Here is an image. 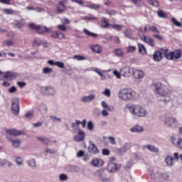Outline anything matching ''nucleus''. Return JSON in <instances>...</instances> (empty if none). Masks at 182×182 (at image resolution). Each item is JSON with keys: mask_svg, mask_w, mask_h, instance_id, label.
<instances>
[{"mask_svg": "<svg viewBox=\"0 0 182 182\" xmlns=\"http://www.w3.org/2000/svg\"><path fill=\"white\" fill-rule=\"evenodd\" d=\"M85 139H86L85 131L79 129L77 134L74 136L73 140L76 143H80L81 141H85Z\"/></svg>", "mask_w": 182, "mask_h": 182, "instance_id": "9d476101", "label": "nucleus"}, {"mask_svg": "<svg viewBox=\"0 0 182 182\" xmlns=\"http://www.w3.org/2000/svg\"><path fill=\"white\" fill-rule=\"evenodd\" d=\"M107 168L109 173H114L115 171H117V170H119V168H117V164L113 162H109L107 165Z\"/></svg>", "mask_w": 182, "mask_h": 182, "instance_id": "5701e85b", "label": "nucleus"}, {"mask_svg": "<svg viewBox=\"0 0 182 182\" xmlns=\"http://www.w3.org/2000/svg\"><path fill=\"white\" fill-rule=\"evenodd\" d=\"M131 147L132 144L130 143L125 144L121 149L118 150L119 154H120V156L126 154L127 151H129Z\"/></svg>", "mask_w": 182, "mask_h": 182, "instance_id": "a211bd4d", "label": "nucleus"}, {"mask_svg": "<svg viewBox=\"0 0 182 182\" xmlns=\"http://www.w3.org/2000/svg\"><path fill=\"white\" fill-rule=\"evenodd\" d=\"M138 50L139 53H141V55H146V53H147V50L143 44H138Z\"/></svg>", "mask_w": 182, "mask_h": 182, "instance_id": "2f4dec72", "label": "nucleus"}, {"mask_svg": "<svg viewBox=\"0 0 182 182\" xmlns=\"http://www.w3.org/2000/svg\"><path fill=\"white\" fill-rule=\"evenodd\" d=\"M50 119L52 122H53V123H60V122H62L61 117H58L55 115L50 116Z\"/></svg>", "mask_w": 182, "mask_h": 182, "instance_id": "4c0bfd02", "label": "nucleus"}, {"mask_svg": "<svg viewBox=\"0 0 182 182\" xmlns=\"http://www.w3.org/2000/svg\"><path fill=\"white\" fill-rule=\"evenodd\" d=\"M50 36L53 39H65V34L60 31H53Z\"/></svg>", "mask_w": 182, "mask_h": 182, "instance_id": "b1692460", "label": "nucleus"}, {"mask_svg": "<svg viewBox=\"0 0 182 182\" xmlns=\"http://www.w3.org/2000/svg\"><path fill=\"white\" fill-rule=\"evenodd\" d=\"M105 161L100 158H95L90 162V166L92 167H97V168H99V167H103Z\"/></svg>", "mask_w": 182, "mask_h": 182, "instance_id": "4468645a", "label": "nucleus"}, {"mask_svg": "<svg viewBox=\"0 0 182 182\" xmlns=\"http://www.w3.org/2000/svg\"><path fill=\"white\" fill-rule=\"evenodd\" d=\"M95 99L96 95L91 94L89 95L83 96L80 100L82 103H92V102H93V100H95Z\"/></svg>", "mask_w": 182, "mask_h": 182, "instance_id": "dca6fc26", "label": "nucleus"}, {"mask_svg": "<svg viewBox=\"0 0 182 182\" xmlns=\"http://www.w3.org/2000/svg\"><path fill=\"white\" fill-rule=\"evenodd\" d=\"M65 11H66V6L63 4V1H61L58 4L57 12L58 14H63Z\"/></svg>", "mask_w": 182, "mask_h": 182, "instance_id": "7c9ffc66", "label": "nucleus"}, {"mask_svg": "<svg viewBox=\"0 0 182 182\" xmlns=\"http://www.w3.org/2000/svg\"><path fill=\"white\" fill-rule=\"evenodd\" d=\"M11 112L14 114H18L19 113V99L14 98L11 102Z\"/></svg>", "mask_w": 182, "mask_h": 182, "instance_id": "9b49d317", "label": "nucleus"}, {"mask_svg": "<svg viewBox=\"0 0 182 182\" xmlns=\"http://www.w3.org/2000/svg\"><path fill=\"white\" fill-rule=\"evenodd\" d=\"M83 32L85 33V35H87V36H92L93 38H96V36H97V34L92 33L86 28L83 30Z\"/></svg>", "mask_w": 182, "mask_h": 182, "instance_id": "49530a36", "label": "nucleus"}, {"mask_svg": "<svg viewBox=\"0 0 182 182\" xmlns=\"http://www.w3.org/2000/svg\"><path fill=\"white\" fill-rule=\"evenodd\" d=\"M45 154H56V150L49 149V148H46L44 150Z\"/></svg>", "mask_w": 182, "mask_h": 182, "instance_id": "c03bdc74", "label": "nucleus"}, {"mask_svg": "<svg viewBox=\"0 0 182 182\" xmlns=\"http://www.w3.org/2000/svg\"><path fill=\"white\" fill-rule=\"evenodd\" d=\"M59 180H60V181H66V180H68V175H66L65 173L60 174Z\"/></svg>", "mask_w": 182, "mask_h": 182, "instance_id": "864d4df0", "label": "nucleus"}, {"mask_svg": "<svg viewBox=\"0 0 182 182\" xmlns=\"http://www.w3.org/2000/svg\"><path fill=\"white\" fill-rule=\"evenodd\" d=\"M96 176L97 177L99 181L100 182H109L110 181V178L107 177V175L102 171H97L96 172Z\"/></svg>", "mask_w": 182, "mask_h": 182, "instance_id": "ddd939ff", "label": "nucleus"}, {"mask_svg": "<svg viewBox=\"0 0 182 182\" xmlns=\"http://www.w3.org/2000/svg\"><path fill=\"white\" fill-rule=\"evenodd\" d=\"M102 95H104V96H106L107 97H110L111 92L110 90L106 89L102 92Z\"/></svg>", "mask_w": 182, "mask_h": 182, "instance_id": "13d9d810", "label": "nucleus"}, {"mask_svg": "<svg viewBox=\"0 0 182 182\" xmlns=\"http://www.w3.org/2000/svg\"><path fill=\"white\" fill-rule=\"evenodd\" d=\"M133 76L135 79H143L144 77V72L140 70H135L133 73Z\"/></svg>", "mask_w": 182, "mask_h": 182, "instance_id": "a878e982", "label": "nucleus"}, {"mask_svg": "<svg viewBox=\"0 0 182 182\" xmlns=\"http://www.w3.org/2000/svg\"><path fill=\"white\" fill-rule=\"evenodd\" d=\"M90 49L91 50H92V52L98 53V55H100V53H102V48L99 45H92L90 46Z\"/></svg>", "mask_w": 182, "mask_h": 182, "instance_id": "c85d7f7f", "label": "nucleus"}, {"mask_svg": "<svg viewBox=\"0 0 182 182\" xmlns=\"http://www.w3.org/2000/svg\"><path fill=\"white\" fill-rule=\"evenodd\" d=\"M17 91L18 88L15 86H13L8 90L9 93H16Z\"/></svg>", "mask_w": 182, "mask_h": 182, "instance_id": "0e129e2a", "label": "nucleus"}, {"mask_svg": "<svg viewBox=\"0 0 182 182\" xmlns=\"http://www.w3.org/2000/svg\"><path fill=\"white\" fill-rule=\"evenodd\" d=\"M91 72H95V73L98 74L99 76L101 77V80H106V76L103 75V73L105 70H100V68H91L90 69Z\"/></svg>", "mask_w": 182, "mask_h": 182, "instance_id": "aec40b11", "label": "nucleus"}, {"mask_svg": "<svg viewBox=\"0 0 182 182\" xmlns=\"http://www.w3.org/2000/svg\"><path fill=\"white\" fill-rule=\"evenodd\" d=\"M141 40L145 42V43H148L149 46H154V41L150 37H146V36H142Z\"/></svg>", "mask_w": 182, "mask_h": 182, "instance_id": "bb28decb", "label": "nucleus"}, {"mask_svg": "<svg viewBox=\"0 0 182 182\" xmlns=\"http://www.w3.org/2000/svg\"><path fill=\"white\" fill-rule=\"evenodd\" d=\"M58 29H59L60 31H62V32H66L68 28L66 27V26L65 24H59L57 26Z\"/></svg>", "mask_w": 182, "mask_h": 182, "instance_id": "de8ad7c7", "label": "nucleus"}, {"mask_svg": "<svg viewBox=\"0 0 182 182\" xmlns=\"http://www.w3.org/2000/svg\"><path fill=\"white\" fill-rule=\"evenodd\" d=\"M130 132H132V133H143V132H144V127L136 124L130 129Z\"/></svg>", "mask_w": 182, "mask_h": 182, "instance_id": "412c9836", "label": "nucleus"}, {"mask_svg": "<svg viewBox=\"0 0 182 182\" xmlns=\"http://www.w3.org/2000/svg\"><path fill=\"white\" fill-rule=\"evenodd\" d=\"M1 12L4 15H13V14H15V11L12 9H3Z\"/></svg>", "mask_w": 182, "mask_h": 182, "instance_id": "72a5a7b5", "label": "nucleus"}, {"mask_svg": "<svg viewBox=\"0 0 182 182\" xmlns=\"http://www.w3.org/2000/svg\"><path fill=\"white\" fill-rule=\"evenodd\" d=\"M88 151L89 153H92V154H97V153H99V149H97V146L93 144V142L90 141Z\"/></svg>", "mask_w": 182, "mask_h": 182, "instance_id": "4be33fe9", "label": "nucleus"}, {"mask_svg": "<svg viewBox=\"0 0 182 182\" xmlns=\"http://www.w3.org/2000/svg\"><path fill=\"white\" fill-rule=\"evenodd\" d=\"M164 161L167 167H173L174 166V159L171 155H166Z\"/></svg>", "mask_w": 182, "mask_h": 182, "instance_id": "6ab92c4d", "label": "nucleus"}, {"mask_svg": "<svg viewBox=\"0 0 182 182\" xmlns=\"http://www.w3.org/2000/svg\"><path fill=\"white\" fill-rule=\"evenodd\" d=\"M28 163L30 167H35L36 166V161L33 159H30Z\"/></svg>", "mask_w": 182, "mask_h": 182, "instance_id": "052dcab7", "label": "nucleus"}, {"mask_svg": "<svg viewBox=\"0 0 182 182\" xmlns=\"http://www.w3.org/2000/svg\"><path fill=\"white\" fill-rule=\"evenodd\" d=\"M61 22L64 25H69V23H70V21L69 20V18L64 17L61 19Z\"/></svg>", "mask_w": 182, "mask_h": 182, "instance_id": "680f3d73", "label": "nucleus"}, {"mask_svg": "<svg viewBox=\"0 0 182 182\" xmlns=\"http://www.w3.org/2000/svg\"><path fill=\"white\" fill-rule=\"evenodd\" d=\"M130 157L132 159V161H134V160H136V159L139 158V154L137 152L132 153L130 154Z\"/></svg>", "mask_w": 182, "mask_h": 182, "instance_id": "e2e57ef3", "label": "nucleus"}, {"mask_svg": "<svg viewBox=\"0 0 182 182\" xmlns=\"http://www.w3.org/2000/svg\"><path fill=\"white\" fill-rule=\"evenodd\" d=\"M113 75L117 77V79H120L122 77V73H119L117 70L113 71Z\"/></svg>", "mask_w": 182, "mask_h": 182, "instance_id": "338daca9", "label": "nucleus"}, {"mask_svg": "<svg viewBox=\"0 0 182 182\" xmlns=\"http://www.w3.org/2000/svg\"><path fill=\"white\" fill-rule=\"evenodd\" d=\"M43 41H42L39 38H36L33 40V46H41L43 43Z\"/></svg>", "mask_w": 182, "mask_h": 182, "instance_id": "58836bf2", "label": "nucleus"}, {"mask_svg": "<svg viewBox=\"0 0 182 182\" xmlns=\"http://www.w3.org/2000/svg\"><path fill=\"white\" fill-rule=\"evenodd\" d=\"M55 66L60 69H65V63L61 61H55Z\"/></svg>", "mask_w": 182, "mask_h": 182, "instance_id": "8fccbe9b", "label": "nucleus"}, {"mask_svg": "<svg viewBox=\"0 0 182 182\" xmlns=\"http://www.w3.org/2000/svg\"><path fill=\"white\" fill-rule=\"evenodd\" d=\"M113 53L116 55L118 56L119 58H122V56H123L124 53L123 51L122 50V49L120 48H115L113 50Z\"/></svg>", "mask_w": 182, "mask_h": 182, "instance_id": "f704fd0d", "label": "nucleus"}, {"mask_svg": "<svg viewBox=\"0 0 182 182\" xmlns=\"http://www.w3.org/2000/svg\"><path fill=\"white\" fill-rule=\"evenodd\" d=\"M177 123H178V121H177V118L174 117L167 116L164 119V124H165L166 127H170L171 129L177 127Z\"/></svg>", "mask_w": 182, "mask_h": 182, "instance_id": "39448f33", "label": "nucleus"}, {"mask_svg": "<svg viewBox=\"0 0 182 182\" xmlns=\"http://www.w3.org/2000/svg\"><path fill=\"white\" fill-rule=\"evenodd\" d=\"M136 46H129L127 47V53H133V52H136Z\"/></svg>", "mask_w": 182, "mask_h": 182, "instance_id": "a18cd8bd", "label": "nucleus"}, {"mask_svg": "<svg viewBox=\"0 0 182 182\" xmlns=\"http://www.w3.org/2000/svg\"><path fill=\"white\" fill-rule=\"evenodd\" d=\"M87 128L90 132H93V130H95V124L93 123V121L87 122Z\"/></svg>", "mask_w": 182, "mask_h": 182, "instance_id": "e433bc0d", "label": "nucleus"}, {"mask_svg": "<svg viewBox=\"0 0 182 182\" xmlns=\"http://www.w3.org/2000/svg\"><path fill=\"white\" fill-rule=\"evenodd\" d=\"M15 163L18 167H21V166L23 165V159H22L20 156H17L15 159Z\"/></svg>", "mask_w": 182, "mask_h": 182, "instance_id": "ea45409f", "label": "nucleus"}, {"mask_svg": "<svg viewBox=\"0 0 182 182\" xmlns=\"http://www.w3.org/2000/svg\"><path fill=\"white\" fill-rule=\"evenodd\" d=\"M6 139L11 144L14 149H19L21 144H22V141L19 139H12L11 136H6Z\"/></svg>", "mask_w": 182, "mask_h": 182, "instance_id": "f8f14e48", "label": "nucleus"}, {"mask_svg": "<svg viewBox=\"0 0 182 182\" xmlns=\"http://www.w3.org/2000/svg\"><path fill=\"white\" fill-rule=\"evenodd\" d=\"M126 107L133 117L141 119L149 116V111L147 109L139 104H127Z\"/></svg>", "mask_w": 182, "mask_h": 182, "instance_id": "f03ea898", "label": "nucleus"}, {"mask_svg": "<svg viewBox=\"0 0 182 182\" xmlns=\"http://www.w3.org/2000/svg\"><path fill=\"white\" fill-rule=\"evenodd\" d=\"M85 156V151L83 150H80L77 152V157L80 159V157H83Z\"/></svg>", "mask_w": 182, "mask_h": 182, "instance_id": "774afa93", "label": "nucleus"}, {"mask_svg": "<svg viewBox=\"0 0 182 182\" xmlns=\"http://www.w3.org/2000/svg\"><path fill=\"white\" fill-rule=\"evenodd\" d=\"M164 53L168 60H177L181 58V51L180 50H176L168 53V50L165 49L164 50Z\"/></svg>", "mask_w": 182, "mask_h": 182, "instance_id": "20e7f679", "label": "nucleus"}, {"mask_svg": "<svg viewBox=\"0 0 182 182\" xmlns=\"http://www.w3.org/2000/svg\"><path fill=\"white\" fill-rule=\"evenodd\" d=\"M101 22L102 28H109V26H110V24H109V20L106 18H102Z\"/></svg>", "mask_w": 182, "mask_h": 182, "instance_id": "c9c22d12", "label": "nucleus"}, {"mask_svg": "<svg viewBox=\"0 0 182 182\" xmlns=\"http://www.w3.org/2000/svg\"><path fill=\"white\" fill-rule=\"evenodd\" d=\"M164 50H166V49H163L161 50H156L154 53V60H155V62H160V60H161V59H163V55L164 56Z\"/></svg>", "mask_w": 182, "mask_h": 182, "instance_id": "2eb2a0df", "label": "nucleus"}, {"mask_svg": "<svg viewBox=\"0 0 182 182\" xmlns=\"http://www.w3.org/2000/svg\"><path fill=\"white\" fill-rule=\"evenodd\" d=\"M73 59H74L75 60H85L86 58H85V57H83L82 55H74L73 57Z\"/></svg>", "mask_w": 182, "mask_h": 182, "instance_id": "5fc2aeb1", "label": "nucleus"}, {"mask_svg": "<svg viewBox=\"0 0 182 182\" xmlns=\"http://www.w3.org/2000/svg\"><path fill=\"white\" fill-rule=\"evenodd\" d=\"M148 2L152 6H159V3L156 0H149Z\"/></svg>", "mask_w": 182, "mask_h": 182, "instance_id": "6e6d98bb", "label": "nucleus"}, {"mask_svg": "<svg viewBox=\"0 0 182 182\" xmlns=\"http://www.w3.org/2000/svg\"><path fill=\"white\" fill-rule=\"evenodd\" d=\"M5 132L7 133V134H9V136H14V137L21 136L23 133L22 131H19L15 129H6Z\"/></svg>", "mask_w": 182, "mask_h": 182, "instance_id": "f3484780", "label": "nucleus"}, {"mask_svg": "<svg viewBox=\"0 0 182 182\" xmlns=\"http://www.w3.org/2000/svg\"><path fill=\"white\" fill-rule=\"evenodd\" d=\"M38 110L41 113H48V107L44 104H41L40 107H38Z\"/></svg>", "mask_w": 182, "mask_h": 182, "instance_id": "a19ab883", "label": "nucleus"}, {"mask_svg": "<svg viewBox=\"0 0 182 182\" xmlns=\"http://www.w3.org/2000/svg\"><path fill=\"white\" fill-rule=\"evenodd\" d=\"M41 92L46 96H56V89L52 86L41 87Z\"/></svg>", "mask_w": 182, "mask_h": 182, "instance_id": "1a4fd4ad", "label": "nucleus"}, {"mask_svg": "<svg viewBox=\"0 0 182 182\" xmlns=\"http://www.w3.org/2000/svg\"><path fill=\"white\" fill-rule=\"evenodd\" d=\"M144 149H146L149 151H151V153H159V149H157L156 146L153 145H145L144 146Z\"/></svg>", "mask_w": 182, "mask_h": 182, "instance_id": "cd10ccee", "label": "nucleus"}, {"mask_svg": "<svg viewBox=\"0 0 182 182\" xmlns=\"http://www.w3.org/2000/svg\"><path fill=\"white\" fill-rule=\"evenodd\" d=\"M112 28L116 29L117 31H122L123 29V26L119 24H114L112 25Z\"/></svg>", "mask_w": 182, "mask_h": 182, "instance_id": "69168bd1", "label": "nucleus"}, {"mask_svg": "<svg viewBox=\"0 0 182 182\" xmlns=\"http://www.w3.org/2000/svg\"><path fill=\"white\" fill-rule=\"evenodd\" d=\"M151 87L155 95L161 97V100L164 103H168L173 100L174 97L173 92H171L167 86L161 84V82L153 83Z\"/></svg>", "mask_w": 182, "mask_h": 182, "instance_id": "f257e3e1", "label": "nucleus"}, {"mask_svg": "<svg viewBox=\"0 0 182 182\" xmlns=\"http://www.w3.org/2000/svg\"><path fill=\"white\" fill-rule=\"evenodd\" d=\"M13 25L14 28H18V29H21L23 25H25V22H23V20H16L13 22Z\"/></svg>", "mask_w": 182, "mask_h": 182, "instance_id": "c756f323", "label": "nucleus"}, {"mask_svg": "<svg viewBox=\"0 0 182 182\" xmlns=\"http://www.w3.org/2000/svg\"><path fill=\"white\" fill-rule=\"evenodd\" d=\"M52 68L46 67L43 69V73H44V75H48V73H52Z\"/></svg>", "mask_w": 182, "mask_h": 182, "instance_id": "603ef678", "label": "nucleus"}, {"mask_svg": "<svg viewBox=\"0 0 182 182\" xmlns=\"http://www.w3.org/2000/svg\"><path fill=\"white\" fill-rule=\"evenodd\" d=\"M149 174L151 176V180H156L157 181H159V172H154L153 171H150Z\"/></svg>", "mask_w": 182, "mask_h": 182, "instance_id": "473e14b6", "label": "nucleus"}, {"mask_svg": "<svg viewBox=\"0 0 182 182\" xmlns=\"http://www.w3.org/2000/svg\"><path fill=\"white\" fill-rule=\"evenodd\" d=\"M171 142L173 146H176V147H178V149H180L182 150V137L179 136L178 135H173L171 136Z\"/></svg>", "mask_w": 182, "mask_h": 182, "instance_id": "6e6552de", "label": "nucleus"}, {"mask_svg": "<svg viewBox=\"0 0 182 182\" xmlns=\"http://www.w3.org/2000/svg\"><path fill=\"white\" fill-rule=\"evenodd\" d=\"M101 106L102 107V109H105V110H108L109 112H110L112 110V109L110 108V107L109 106V105H107V103L106 102V101H102L101 102Z\"/></svg>", "mask_w": 182, "mask_h": 182, "instance_id": "37998d69", "label": "nucleus"}, {"mask_svg": "<svg viewBox=\"0 0 182 182\" xmlns=\"http://www.w3.org/2000/svg\"><path fill=\"white\" fill-rule=\"evenodd\" d=\"M0 77H2V79H6V80H15V79L18 77V75L11 71L1 72Z\"/></svg>", "mask_w": 182, "mask_h": 182, "instance_id": "0eeeda50", "label": "nucleus"}, {"mask_svg": "<svg viewBox=\"0 0 182 182\" xmlns=\"http://www.w3.org/2000/svg\"><path fill=\"white\" fill-rule=\"evenodd\" d=\"M168 178V175L163 173H159L158 176V181L161 180H167Z\"/></svg>", "mask_w": 182, "mask_h": 182, "instance_id": "79ce46f5", "label": "nucleus"}, {"mask_svg": "<svg viewBox=\"0 0 182 182\" xmlns=\"http://www.w3.org/2000/svg\"><path fill=\"white\" fill-rule=\"evenodd\" d=\"M121 75L125 77H129L132 75V70L129 67L122 68L121 69Z\"/></svg>", "mask_w": 182, "mask_h": 182, "instance_id": "393cba45", "label": "nucleus"}, {"mask_svg": "<svg viewBox=\"0 0 182 182\" xmlns=\"http://www.w3.org/2000/svg\"><path fill=\"white\" fill-rule=\"evenodd\" d=\"M29 28L31 29H35L38 33H46L49 32H52V29L53 28H47L43 26H36L35 23H31L29 24Z\"/></svg>", "mask_w": 182, "mask_h": 182, "instance_id": "423d86ee", "label": "nucleus"}, {"mask_svg": "<svg viewBox=\"0 0 182 182\" xmlns=\"http://www.w3.org/2000/svg\"><path fill=\"white\" fill-rule=\"evenodd\" d=\"M14 41L11 40H6L3 42L4 46H14Z\"/></svg>", "mask_w": 182, "mask_h": 182, "instance_id": "3c124183", "label": "nucleus"}, {"mask_svg": "<svg viewBox=\"0 0 182 182\" xmlns=\"http://www.w3.org/2000/svg\"><path fill=\"white\" fill-rule=\"evenodd\" d=\"M118 97L124 102H130V100H137L139 95L134 90L130 87L122 89L118 93Z\"/></svg>", "mask_w": 182, "mask_h": 182, "instance_id": "7ed1b4c3", "label": "nucleus"}, {"mask_svg": "<svg viewBox=\"0 0 182 182\" xmlns=\"http://www.w3.org/2000/svg\"><path fill=\"white\" fill-rule=\"evenodd\" d=\"M171 21L175 25V26L181 27V23L178 22L176 18H172Z\"/></svg>", "mask_w": 182, "mask_h": 182, "instance_id": "4d7b16f0", "label": "nucleus"}, {"mask_svg": "<svg viewBox=\"0 0 182 182\" xmlns=\"http://www.w3.org/2000/svg\"><path fill=\"white\" fill-rule=\"evenodd\" d=\"M87 8H89L90 9H99V8H100V5L91 4L87 5Z\"/></svg>", "mask_w": 182, "mask_h": 182, "instance_id": "09e8293b", "label": "nucleus"}, {"mask_svg": "<svg viewBox=\"0 0 182 182\" xmlns=\"http://www.w3.org/2000/svg\"><path fill=\"white\" fill-rule=\"evenodd\" d=\"M158 14V16H159V18H166V16H167V14H166V12L163 11H159L157 12Z\"/></svg>", "mask_w": 182, "mask_h": 182, "instance_id": "bf43d9fd", "label": "nucleus"}]
</instances>
